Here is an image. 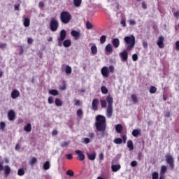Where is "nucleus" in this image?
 I'll return each mask as SVG.
<instances>
[{"mask_svg":"<svg viewBox=\"0 0 179 179\" xmlns=\"http://www.w3.org/2000/svg\"><path fill=\"white\" fill-rule=\"evenodd\" d=\"M96 129L98 132H101L102 136H104L106 129H107V120L101 115H98L96 117L95 122Z\"/></svg>","mask_w":179,"mask_h":179,"instance_id":"obj_1","label":"nucleus"},{"mask_svg":"<svg viewBox=\"0 0 179 179\" xmlns=\"http://www.w3.org/2000/svg\"><path fill=\"white\" fill-rule=\"evenodd\" d=\"M100 103H101V108H106V107H107V103H108L106 114H107L108 118H111V117H113V103H114V99H113V97L108 95L106 97V101L103 99H101Z\"/></svg>","mask_w":179,"mask_h":179,"instance_id":"obj_2","label":"nucleus"},{"mask_svg":"<svg viewBox=\"0 0 179 179\" xmlns=\"http://www.w3.org/2000/svg\"><path fill=\"white\" fill-rule=\"evenodd\" d=\"M124 41L125 45H127L126 48L127 51H131L135 47L136 44V40L135 39V36L129 35L124 38Z\"/></svg>","mask_w":179,"mask_h":179,"instance_id":"obj_3","label":"nucleus"},{"mask_svg":"<svg viewBox=\"0 0 179 179\" xmlns=\"http://www.w3.org/2000/svg\"><path fill=\"white\" fill-rule=\"evenodd\" d=\"M60 20L63 24H68L72 20V15L68 11H62L60 13Z\"/></svg>","mask_w":179,"mask_h":179,"instance_id":"obj_4","label":"nucleus"},{"mask_svg":"<svg viewBox=\"0 0 179 179\" xmlns=\"http://www.w3.org/2000/svg\"><path fill=\"white\" fill-rule=\"evenodd\" d=\"M59 27V22L55 18H52L50 22V29L51 31H57Z\"/></svg>","mask_w":179,"mask_h":179,"instance_id":"obj_5","label":"nucleus"},{"mask_svg":"<svg viewBox=\"0 0 179 179\" xmlns=\"http://www.w3.org/2000/svg\"><path fill=\"white\" fill-rule=\"evenodd\" d=\"M165 158H166V163H168V164L171 167V170H173L174 169V159L173 158V156H171V155H166L165 156Z\"/></svg>","mask_w":179,"mask_h":179,"instance_id":"obj_6","label":"nucleus"},{"mask_svg":"<svg viewBox=\"0 0 179 179\" xmlns=\"http://www.w3.org/2000/svg\"><path fill=\"white\" fill-rule=\"evenodd\" d=\"M101 73L103 78H108V76H110V70L108 69V67L103 66L101 70Z\"/></svg>","mask_w":179,"mask_h":179,"instance_id":"obj_7","label":"nucleus"},{"mask_svg":"<svg viewBox=\"0 0 179 179\" xmlns=\"http://www.w3.org/2000/svg\"><path fill=\"white\" fill-rule=\"evenodd\" d=\"M75 153L78 155L77 160H79V162H83V160H85V155L83 154V151L77 150L75 151Z\"/></svg>","mask_w":179,"mask_h":179,"instance_id":"obj_8","label":"nucleus"},{"mask_svg":"<svg viewBox=\"0 0 179 179\" xmlns=\"http://www.w3.org/2000/svg\"><path fill=\"white\" fill-rule=\"evenodd\" d=\"M157 44L159 47V48H164V37L159 36L158 38V41L157 42Z\"/></svg>","mask_w":179,"mask_h":179,"instance_id":"obj_9","label":"nucleus"},{"mask_svg":"<svg viewBox=\"0 0 179 179\" xmlns=\"http://www.w3.org/2000/svg\"><path fill=\"white\" fill-rule=\"evenodd\" d=\"M15 117H16V113H15V110H10L8 113V118L9 121H13Z\"/></svg>","mask_w":179,"mask_h":179,"instance_id":"obj_10","label":"nucleus"},{"mask_svg":"<svg viewBox=\"0 0 179 179\" xmlns=\"http://www.w3.org/2000/svg\"><path fill=\"white\" fill-rule=\"evenodd\" d=\"M120 57L122 62H125L128 59V51L123 50L120 53Z\"/></svg>","mask_w":179,"mask_h":179,"instance_id":"obj_11","label":"nucleus"},{"mask_svg":"<svg viewBox=\"0 0 179 179\" xmlns=\"http://www.w3.org/2000/svg\"><path fill=\"white\" fill-rule=\"evenodd\" d=\"M99 99H94V100H92V110H94V111H97V110H99V107L97 106H99Z\"/></svg>","mask_w":179,"mask_h":179,"instance_id":"obj_12","label":"nucleus"},{"mask_svg":"<svg viewBox=\"0 0 179 179\" xmlns=\"http://www.w3.org/2000/svg\"><path fill=\"white\" fill-rule=\"evenodd\" d=\"M20 96V92H19L17 91V90H13V92H11V97L12 99H17V97H19Z\"/></svg>","mask_w":179,"mask_h":179,"instance_id":"obj_13","label":"nucleus"},{"mask_svg":"<svg viewBox=\"0 0 179 179\" xmlns=\"http://www.w3.org/2000/svg\"><path fill=\"white\" fill-rule=\"evenodd\" d=\"M112 44L115 48H118L120 47V39L118 38H114L112 41Z\"/></svg>","mask_w":179,"mask_h":179,"instance_id":"obj_14","label":"nucleus"},{"mask_svg":"<svg viewBox=\"0 0 179 179\" xmlns=\"http://www.w3.org/2000/svg\"><path fill=\"white\" fill-rule=\"evenodd\" d=\"M60 40H65V38H66V31H65L64 29H62L60 31V36L59 38Z\"/></svg>","mask_w":179,"mask_h":179,"instance_id":"obj_15","label":"nucleus"},{"mask_svg":"<svg viewBox=\"0 0 179 179\" xmlns=\"http://www.w3.org/2000/svg\"><path fill=\"white\" fill-rule=\"evenodd\" d=\"M111 169H112V171H113V173H117V171H118V170L121 169V165H120V164L112 165Z\"/></svg>","mask_w":179,"mask_h":179,"instance_id":"obj_16","label":"nucleus"},{"mask_svg":"<svg viewBox=\"0 0 179 179\" xmlns=\"http://www.w3.org/2000/svg\"><path fill=\"white\" fill-rule=\"evenodd\" d=\"M131 101H133L134 104H136L139 101L138 100V96L135 94H133L131 95Z\"/></svg>","mask_w":179,"mask_h":179,"instance_id":"obj_17","label":"nucleus"},{"mask_svg":"<svg viewBox=\"0 0 179 179\" xmlns=\"http://www.w3.org/2000/svg\"><path fill=\"white\" fill-rule=\"evenodd\" d=\"M10 167L8 165H6L4 166V173L6 174V176H9V174H10Z\"/></svg>","mask_w":179,"mask_h":179,"instance_id":"obj_18","label":"nucleus"},{"mask_svg":"<svg viewBox=\"0 0 179 179\" xmlns=\"http://www.w3.org/2000/svg\"><path fill=\"white\" fill-rule=\"evenodd\" d=\"M166 171H167V166L163 165L161 168L159 174L161 176H166Z\"/></svg>","mask_w":179,"mask_h":179,"instance_id":"obj_19","label":"nucleus"},{"mask_svg":"<svg viewBox=\"0 0 179 179\" xmlns=\"http://www.w3.org/2000/svg\"><path fill=\"white\" fill-rule=\"evenodd\" d=\"M72 44V42L71 41V40L69 39H66L64 41L63 43V45L64 47H66V48L68 47H71V45Z\"/></svg>","mask_w":179,"mask_h":179,"instance_id":"obj_20","label":"nucleus"},{"mask_svg":"<svg viewBox=\"0 0 179 179\" xmlns=\"http://www.w3.org/2000/svg\"><path fill=\"white\" fill-rule=\"evenodd\" d=\"M24 131H25V132H31V124L28 123V124L24 127Z\"/></svg>","mask_w":179,"mask_h":179,"instance_id":"obj_21","label":"nucleus"},{"mask_svg":"<svg viewBox=\"0 0 179 179\" xmlns=\"http://www.w3.org/2000/svg\"><path fill=\"white\" fill-rule=\"evenodd\" d=\"M87 156L89 160H96V152H94L92 154L87 153Z\"/></svg>","mask_w":179,"mask_h":179,"instance_id":"obj_22","label":"nucleus"},{"mask_svg":"<svg viewBox=\"0 0 179 179\" xmlns=\"http://www.w3.org/2000/svg\"><path fill=\"white\" fill-rule=\"evenodd\" d=\"M55 106H57V107L62 106V100L59 99V98L55 99Z\"/></svg>","mask_w":179,"mask_h":179,"instance_id":"obj_23","label":"nucleus"},{"mask_svg":"<svg viewBox=\"0 0 179 179\" xmlns=\"http://www.w3.org/2000/svg\"><path fill=\"white\" fill-rule=\"evenodd\" d=\"M127 148H129V150H134V143L131 140L127 141Z\"/></svg>","mask_w":179,"mask_h":179,"instance_id":"obj_24","label":"nucleus"},{"mask_svg":"<svg viewBox=\"0 0 179 179\" xmlns=\"http://www.w3.org/2000/svg\"><path fill=\"white\" fill-rule=\"evenodd\" d=\"M122 125L121 124H117L116 127H115V129H116V131L117 132V134H121L122 132Z\"/></svg>","mask_w":179,"mask_h":179,"instance_id":"obj_25","label":"nucleus"},{"mask_svg":"<svg viewBox=\"0 0 179 179\" xmlns=\"http://www.w3.org/2000/svg\"><path fill=\"white\" fill-rule=\"evenodd\" d=\"M49 94H51L52 96H58L59 92L57 90H51L49 91Z\"/></svg>","mask_w":179,"mask_h":179,"instance_id":"obj_26","label":"nucleus"},{"mask_svg":"<svg viewBox=\"0 0 179 179\" xmlns=\"http://www.w3.org/2000/svg\"><path fill=\"white\" fill-rule=\"evenodd\" d=\"M74 6L79 8L82 5V0H73Z\"/></svg>","mask_w":179,"mask_h":179,"instance_id":"obj_27","label":"nucleus"},{"mask_svg":"<svg viewBox=\"0 0 179 179\" xmlns=\"http://www.w3.org/2000/svg\"><path fill=\"white\" fill-rule=\"evenodd\" d=\"M105 50L106 52H113V46L109 43L106 46Z\"/></svg>","mask_w":179,"mask_h":179,"instance_id":"obj_28","label":"nucleus"},{"mask_svg":"<svg viewBox=\"0 0 179 179\" xmlns=\"http://www.w3.org/2000/svg\"><path fill=\"white\" fill-rule=\"evenodd\" d=\"M132 135L134 136V138H136V136H138V135H141V130L134 129L132 131Z\"/></svg>","mask_w":179,"mask_h":179,"instance_id":"obj_29","label":"nucleus"},{"mask_svg":"<svg viewBox=\"0 0 179 179\" xmlns=\"http://www.w3.org/2000/svg\"><path fill=\"white\" fill-rule=\"evenodd\" d=\"M91 52L93 55H96V54H97V47L96 45H92L91 47Z\"/></svg>","mask_w":179,"mask_h":179,"instance_id":"obj_30","label":"nucleus"},{"mask_svg":"<svg viewBox=\"0 0 179 179\" xmlns=\"http://www.w3.org/2000/svg\"><path fill=\"white\" fill-rule=\"evenodd\" d=\"M149 92L151 94H155V93H156V92H157V88H156V87H155V86H151Z\"/></svg>","mask_w":179,"mask_h":179,"instance_id":"obj_31","label":"nucleus"},{"mask_svg":"<svg viewBox=\"0 0 179 179\" xmlns=\"http://www.w3.org/2000/svg\"><path fill=\"white\" fill-rule=\"evenodd\" d=\"M24 27H29V26H30V19H29V18L24 19Z\"/></svg>","mask_w":179,"mask_h":179,"instance_id":"obj_32","label":"nucleus"},{"mask_svg":"<svg viewBox=\"0 0 179 179\" xmlns=\"http://www.w3.org/2000/svg\"><path fill=\"white\" fill-rule=\"evenodd\" d=\"M65 72L68 75H71L72 73V68L69 66H66V69H65Z\"/></svg>","mask_w":179,"mask_h":179,"instance_id":"obj_33","label":"nucleus"},{"mask_svg":"<svg viewBox=\"0 0 179 179\" xmlns=\"http://www.w3.org/2000/svg\"><path fill=\"white\" fill-rule=\"evenodd\" d=\"M101 93H103V94H107V93H108V90L106 86H102L101 87Z\"/></svg>","mask_w":179,"mask_h":179,"instance_id":"obj_34","label":"nucleus"},{"mask_svg":"<svg viewBox=\"0 0 179 179\" xmlns=\"http://www.w3.org/2000/svg\"><path fill=\"white\" fill-rule=\"evenodd\" d=\"M113 142L116 145H121V143H122V139L120 138H117L113 141Z\"/></svg>","mask_w":179,"mask_h":179,"instance_id":"obj_35","label":"nucleus"},{"mask_svg":"<svg viewBox=\"0 0 179 179\" xmlns=\"http://www.w3.org/2000/svg\"><path fill=\"white\" fill-rule=\"evenodd\" d=\"M107 40V36H106L105 35H102L100 37V42L101 44H104L106 43V41Z\"/></svg>","mask_w":179,"mask_h":179,"instance_id":"obj_36","label":"nucleus"},{"mask_svg":"<svg viewBox=\"0 0 179 179\" xmlns=\"http://www.w3.org/2000/svg\"><path fill=\"white\" fill-rule=\"evenodd\" d=\"M24 169L23 168L19 169L17 171V175L22 177V176H24Z\"/></svg>","mask_w":179,"mask_h":179,"instance_id":"obj_37","label":"nucleus"},{"mask_svg":"<svg viewBox=\"0 0 179 179\" xmlns=\"http://www.w3.org/2000/svg\"><path fill=\"white\" fill-rule=\"evenodd\" d=\"M43 169L45 170H49L50 169V162L48 161H46L44 164H43Z\"/></svg>","mask_w":179,"mask_h":179,"instance_id":"obj_38","label":"nucleus"},{"mask_svg":"<svg viewBox=\"0 0 179 179\" xmlns=\"http://www.w3.org/2000/svg\"><path fill=\"white\" fill-rule=\"evenodd\" d=\"M79 31L75 30L71 31V36H73V37H79Z\"/></svg>","mask_w":179,"mask_h":179,"instance_id":"obj_39","label":"nucleus"},{"mask_svg":"<svg viewBox=\"0 0 179 179\" xmlns=\"http://www.w3.org/2000/svg\"><path fill=\"white\" fill-rule=\"evenodd\" d=\"M86 28L88 30H90V29H93V24H92V23H90V22L87 21L86 22Z\"/></svg>","mask_w":179,"mask_h":179,"instance_id":"obj_40","label":"nucleus"},{"mask_svg":"<svg viewBox=\"0 0 179 179\" xmlns=\"http://www.w3.org/2000/svg\"><path fill=\"white\" fill-rule=\"evenodd\" d=\"M152 179H159V173L157 172H153L152 173Z\"/></svg>","mask_w":179,"mask_h":179,"instance_id":"obj_41","label":"nucleus"},{"mask_svg":"<svg viewBox=\"0 0 179 179\" xmlns=\"http://www.w3.org/2000/svg\"><path fill=\"white\" fill-rule=\"evenodd\" d=\"M66 174L67 175V176H69L70 177H73V175L75 174V173H73V171H72V170H68L67 171H66Z\"/></svg>","mask_w":179,"mask_h":179,"instance_id":"obj_42","label":"nucleus"},{"mask_svg":"<svg viewBox=\"0 0 179 179\" xmlns=\"http://www.w3.org/2000/svg\"><path fill=\"white\" fill-rule=\"evenodd\" d=\"M6 124L4 122H0V129L3 131V129H5V128H6Z\"/></svg>","mask_w":179,"mask_h":179,"instance_id":"obj_43","label":"nucleus"},{"mask_svg":"<svg viewBox=\"0 0 179 179\" xmlns=\"http://www.w3.org/2000/svg\"><path fill=\"white\" fill-rule=\"evenodd\" d=\"M30 164L31 166H33V164H36V163H37V158L36 157H33L31 160H30Z\"/></svg>","mask_w":179,"mask_h":179,"instance_id":"obj_44","label":"nucleus"},{"mask_svg":"<svg viewBox=\"0 0 179 179\" xmlns=\"http://www.w3.org/2000/svg\"><path fill=\"white\" fill-rule=\"evenodd\" d=\"M69 141H64L61 143L62 148H66V146H69Z\"/></svg>","mask_w":179,"mask_h":179,"instance_id":"obj_45","label":"nucleus"},{"mask_svg":"<svg viewBox=\"0 0 179 179\" xmlns=\"http://www.w3.org/2000/svg\"><path fill=\"white\" fill-rule=\"evenodd\" d=\"M77 115L78 117H82V115H83V111H82V109H78L77 110Z\"/></svg>","mask_w":179,"mask_h":179,"instance_id":"obj_46","label":"nucleus"},{"mask_svg":"<svg viewBox=\"0 0 179 179\" xmlns=\"http://www.w3.org/2000/svg\"><path fill=\"white\" fill-rule=\"evenodd\" d=\"M48 101L49 104H52V103H54V97L49 96Z\"/></svg>","mask_w":179,"mask_h":179,"instance_id":"obj_47","label":"nucleus"},{"mask_svg":"<svg viewBox=\"0 0 179 179\" xmlns=\"http://www.w3.org/2000/svg\"><path fill=\"white\" fill-rule=\"evenodd\" d=\"M66 157L68 160H72V159H73V155H72V154H67Z\"/></svg>","mask_w":179,"mask_h":179,"instance_id":"obj_48","label":"nucleus"},{"mask_svg":"<svg viewBox=\"0 0 179 179\" xmlns=\"http://www.w3.org/2000/svg\"><path fill=\"white\" fill-rule=\"evenodd\" d=\"M120 24H122V27H127V22L125 20H122Z\"/></svg>","mask_w":179,"mask_h":179,"instance_id":"obj_49","label":"nucleus"},{"mask_svg":"<svg viewBox=\"0 0 179 179\" xmlns=\"http://www.w3.org/2000/svg\"><path fill=\"white\" fill-rule=\"evenodd\" d=\"M131 167H136L138 166V162L136 161H132L131 162Z\"/></svg>","mask_w":179,"mask_h":179,"instance_id":"obj_50","label":"nucleus"},{"mask_svg":"<svg viewBox=\"0 0 179 179\" xmlns=\"http://www.w3.org/2000/svg\"><path fill=\"white\" fill-rule=\"evenodd\" d=\"M83 142L84 143H85L86 145H87V143H90V138H85L83 139Z\"/></svg>","mask_w":179,"mask_h":179,"instance_id":"obj_51","label":"nucleus"},{"mask_svg":"<svg viewBox=\"0 0 179 179\" xmlns=\"http://www.w3.org/2000/svg\"><path fill=\"white\" fill-rule=\"evenodd\" d=\"M132 59L133 61H138V55L137 54H134L132 55Z\"/></svg>","mask_w":179,"mask_h":179,"instance_id":"obj_52","label":"nucleus"},{"mask_svg":"<svg viewBox=\"0 0 179 179\" xmlns=\"http://www.w3.org/2000/svg\"><path fill=\"white\" fill-rule=\"evenodd\" d=\"M129 24H131V26H135V24H136V22L134 21V20H130L129 21Z\"/></svg>","mask_w":179,"mask_h":179,"instance_id":"obj_53","label":"nucleus"},{"mask_svg":"<svg viewBox=\"0 0 179 179\" xmlns=\"http://www.w3.org/2000/svg\"><path fill=\"white\" fill-rule=\"evenodd\" d=\"M59 47H62V42L64 40H61L59 38H57Z\"/></svg>","mask_w":179,"mask_h":179,"instance_id":"obj_54","label":"nucleus"},{"mask_svg":"<svg viewBox=\"0 0 179 179\" xmlns=\"http://www.w3.org/2000/svg\"><path fill=\"white\" fill-rule=\"evenodd\" d=\"M114 71H115L114 66H109V73L111 72V73H114Z\"/></svg>","mask_w":179,"mask_h":179,"instance_id":"obj_55","label":"nucleus"},{"mask_svg":"<svg viewBox=\"0 0 179 179\" xmlns=\"http://www.w3.org/2000/svg\"><path fill=\"white\" fill-rule=\"evenodd\" d=\"M173 16L176 18V19H179V10L173 13Z\"/></svg>","mask_w":179,"mask_h":179,"instance_id":"obj_56","label":"nucleus"},{"mask_svg":"<svg viewBox=\"0 0 179 179\" xmlns=\"http://www.w3.org/2000/svg\"><path fill=\"white\" fill-rule=\"evenodd\" d=\"M75 106H80L82 104V102H80L79 100H75Z\"/></svg>","mask_w":179,"mask_h":179,"instance_id":"obj_57","label":"nucleus"},{"mask_svg":"<svg viewBox=\"0 0 179 179\" xmlns=\"http://www.w3.org/2000/svg\"><path fill=\"white\" fill-rule=\"evenodd\" d=\"M33 38H27V43H28V44H33Z\"/></svg>","mask_w":179,"mask_h":179,"instance_id":"obj_58","label":"nucleus"},{"mask_svg":"<svg viewBox=\"0 0 179 179\" xmlns=\"http://www.w3.org/2000/svg\"><path fill=\"white\" fill-rule=\"evenodd\" d=\"M7 44L6 43H1L0 45V48H1V50H3V48H5L6 47H7Z\"/></svg>","mask_w":179,"mask_h":179,"instance_id":"obj_59","label":"nucleus"},{"mask_svg":"<svg viewBox=\"0 0 179 179\" xmlns=\"http://www.w3.org/2000/svg\"><path fill=\"white\" fill-rule=\"evenodd\" d=\"M176 50L179 51V41L176 42Z\"/></svg>","mask_w":179,"mask_h":179,"instance_id":"obj_60","label":"nucleus"},{"mask_svg":"<svg viewBox=\"0 0 179 179\" xmlns=\"http://www.w3.org/2000/svg\"><path fill=\"white\" fill-rule=\"evenodd\" d=\"M143 48H148V42L143 41Z\"/></svg>","mask_w":179,"mask_h":179,"instance_id":"obj_61","label":"nucleus"},{"mask_svg":"<svg viewBox=\"0 0 179 179\" xmlns=\"http://www.w3.org/2000/svg\"><path fill=\"white\" fill-rule=\"evenodd\" d=\"M14 8H15V10H19L20 8V4L15 5Z\"/></svg>","mask_w":179,"mask_h":179,"instance_id":"obj_62","label":"nucleus"},{"mask_svg":"<svg viewBox=\"0 0 179 179\" xmlns=\"http://www.w3.org/2000/svg\"><path fill=\"white\" fill-rule=\"evenodd\" d=\"M88 136H89V138H90L91 139H93V138H94V133H89Z\"/></svg>","mask_w":179,"mask_h":179,"instance_id":"obj_63","label":"nucleus"},{"mask_svg":"<svg viewBox=\"0 0 179 179\" xmlns=\"http://www.w3.org/2000/svg\"><path fill=\"white\" fill-rule=\"evenodd\" d=\"M138 160H142V152H139L138 154Z\"/></svg>","mask_w":179,"mask_h":179,"instance_id":"obj_64","label":"nucleus"}]
</instances>
